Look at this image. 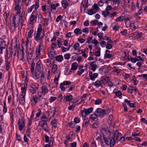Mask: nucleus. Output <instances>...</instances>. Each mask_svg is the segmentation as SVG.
<instances>
[{"instance_id":"obj_7","label":"nucleus","mask_w":147,"mask_h":147,"mask_svg":"<svg viewBox=\"0 0 147 147\" xmlns=\"http://www.w3.org/2000/svg\"><path fill=\"white\" fill-rule=\"evenodd\" d=\"M18 126L19 128V129L20 131H21L25 125V124L24 121V119L22 118L21 119H19L18 122Z\"/></svg>"},{"instance_id":"obj_34","label":"nucleus","mask_w":147,"mask_h":147,"mask_svg":"<svg viewBox=\"0 0 147 147\" xmlns=\"http://www.w3.org/2000/svg\"><path fill=\"white\" fill-rule=\"evenodd\" d=\"M3 15L4 17V18L6 22H7V19L9 16V11H5L4 14Z\"/></svg>"},{"instance_id":"obj_40","label":"nucleus","mask_w":147,"mask_h":147,"mask_svg":"<svg viewBox=\"0 0 147 147\" xmlns=\"http://www.w3.org/2000/svg\"><path fill=\"white\" fill-rule=\"evenodd\" d=\"M95 86L97 87L102 86V84L100 81L98 80H96L95 83Z\"/></svg>"},{"instance_id":"obj_42","label":"nucleus","mask_w":147,"mask_h":147,"mask_svg":"<svg viewBox=\"0 0 147 147\" xmlns=\"http://www.w3.org/2000/svg\"><path fill=\"white\" fill-rule=\"evenodd\" d=\"M44 136L45 138V142L47 143L48 142H52V144L53 142V140L52 141L51 140H49V137L48 136L46 135H45Z\"/></svg>"},{"instance_id":"obj_44","label":"nucleus","mask_w":147,"mask_h":147,"mask_svg":"<svg viewBox=\"0 0 147 147\" xmlns=\"http://www.w3.org/2000/svg\"><path fill=\"white\" fill-rule=\"evenodd\" d=\"M142 33H138L136 35V38L140 40H141L143 39V38L142 36Z\"/></svg>"},{"instance_id":"obj_9","label":"nucleus","mask_w":147,"mask_h":147,"mask_svg":"<svg viewBox=\"0 0 147 147\" xmlns=\"http://www.w3.org/2000/svg\"><path fill=\"white\" fill-rule=\"evenodd\" d=\"M42 71L36 69L35 72L32 74L33 78L35 80H37L40 77V75Z\"/></svg>"},{"instance_id":"obj_41","label":"nucleus","mask_w":147,"mask_h":147,"mask_svg":"<svg viewBox=\"0 0 147 147\" xmlns=\"http://www.w3.org/2000/svg\"><path fill=\"white\" fill-rule=\"evenodd\" d=\"M57 66L56 64H54L53 65L52 69V72L55 73L57 70Z\"/></svg>"},{"instance_id":"obj_59","label":"nucleus","mask_w":147,"mask_h":147,"mask_svg":"<svg viewBox=\"0 0 147 147\" xmlns=\"http://www.w3.org/2000/svg\"><path fill=\"white\" fill-rule=\"evenodd\" d=\"M110 44H109V43H107V45L106 47V48L108 49H111L112 48V46Z\"/></svg>"},{"instance_id":"obj_32","label":"nucleus","mask_w":147,"mask_h":147,"mask_svg":"<svg viewBox=\"0 0 147 147\" xmlns=\"http://www.w3.org/2000/svg\"><path fill=\"white\" fill-rule=\"evenodd\" d=\"M31 101L32 102H33V101H34V102L32 103L33 106L35 105L37 102V97L35 96H33Z\"/></svg>"},{"instance_id":"obj_29","label":"nucleus","mask_w":147,"mask_h":147,"mask_svg":"<svg viewBox=\"0 0 147 147\" xmlns=\"http://www.w3.org/2000/svg\"><path fill=\"white\" fill-rule=\"evenodd\" d=\"M55 60L59 62H61L63 60V57L62 55H59L56 57Z\"/></svg>"},{"instance_id":"obj_48","label":"nucleus","mask_w":147,"mask_h":147,"mask_svg":"<svg viewBox=\"0 0 147 147\" xmlns=\"http://www.w3.org/2000/svg\"><path fill=\"white\" fill-rule=\"evenodd\" d=\"M109 12L106 10L102 11V15L105 18H106L109 14Z\"/></svg>"},{"instance_id":"obj_19","label":"nucleus","mask_w":147,"mask_h":147,"mask_svg":"<svg viewBox=\"0 0 147 147\" xmlns=\"http://www.w3.org/2000/svg\"><path fill=\"white\" fill-rule=\"evenodd\" d=\"M59 6V3H57L56 4L52 3L51 5L50 8L51 11L55 10L57 7Z\"/></svg>"},{"instance_id":"obj_30","label":"nucleus","mask_w":147,"mask_h":147,"mask_svg":"<svg viewBox=\"0 0 147 147\" xmlns=\"http://www.w3.org/2000/svg\"><path fill=\"white\" fill-rule=\"evenodd\" d=\"M74 32L76 36L80 35L82 33V30L79 28H77L76 29L74 30Z\"/></svg>"},{"instance_id":"obj_22","label":"nucleus","mask_w":147,"mask_h":147,"mask_svg":"<svg viewBox=\"0 0 147 147\" xmlns=\"http://www.w3.org/2000/svg\"><path fill=\"white\" fill-rule=\"evenodd\" d=\"M110 52L108 50H106V53L105 55V57L106 58H110L111 57H113V55L110 54Z\"/></svg>"},{"instance_id":"obj_21","label":"nucleus","mask_w":147,"mask_h":147,"mask_svg":"<svg viewBox=\"0 0 147 147\" xmlns=\"http://www.w3.org/2000/svg\"><path fill=\"white\" fill-rule=\"evenodd\" d=\"M110 80L109 77H103L101 78V80L102 83L104 84H107Z\"/></svg>"},{"instance_id":"obj_18","label":"nucleus","mask_w":147,"mask_h":147,"mask_svg":"<svg viewBox=\"0 0 147 147\" xmlns=\"http://www.w3.org/2000/svg\"><path fill=\"white\" fill-rule=\"evenodd\" d=\"M41 94L43 95H45L46 94H47L48 91V90L46 86H43L41 87Z\"/></svg>"},{"instance_id":"obj_47","label":"nucleus","mask_w":147,"mask_h":147,"mask_svg":"<svg viewBox=\"0 0 147 147\" xmlns=\"http://www.w3.org/2000/svg\"><path fill=\"white\" fill-rule=\"evenodd\" d=\"M92 9H93L97 11L99 10V8L98 7V5L96 4H94L92 7Z\"/></svg>"},{"instance_id":"obj_3","label":"nucleus","mask_w":147,"mask_h":147,"mask_svg":"<svg viewBox=\"0 0 147 147\" xmlns=\"http://www.w3.org/2000/svg\"><path fill=\"white\" fill-rule=\"evenodd\" d=\"M39 1L38 0L36 1L35 4L32 5L30 7L27 9L28 13H30L34 8V11H37V9L39 7Z\"/></svg>"},{"instance_id":"obj_4","label":"nucleus","mask_w":147,"mask_h":147,"mask_svg":"<svg viewBox=\"0 0 147 147\" xmlns=\"http://www.w3.org/2000/svg\"><path fill=\"white\" fill-rule=\"evenodd\" d=\"M93 110V108L91 107L88 109H84L81 111L82 115L83 117H85L87 115L92 112Z\"/></svg>"},{"instance_id":"obj_33","label":"nucleus","mask_w":147,"mask_h":147,"mask_svg":"<svg viewBox=\"0 0 147 147\" xmlns=\"http://www.w3.org/2000/svg\"><path fill=\"white\" fill-rule=\"evenodd\" d=\"M41 75L40 76V82L41 83H42L43 82L44 80H45V75L43 71H42V73H41Z\"/></svg>"},{"instance_id":"obj_57","label":"nucleus","mask_w":147,"mask_h":147,"mask_svg":"<svg viewBox=\"0 0 147 147\" xmlns=\"http://www.w3.org/2000/svg\"><path fill=\"white\" fill-rule=\"evenodd\" d=\"M65 85L63 83H61L60 84V88L61 90L62 91H64L65 90V89L64 87Z\"/></svg>"},{"instance_id":"obj_37","label":"nucleus","mask_w":147,"mask_h":147,"mask_svg":"<svg viewBox=\"0 0 147 147\" xmlns=\"http://www.w3.org/2000/svg\"><path fill=\"white\" fill-rule=\"evenodd\" d=\"M97 117H98V116L96 115L95 113L94 114L91 115V116L90 117V119H92L93 121H95L98 119Z\"/></svg>"},{"instance_id":"obj_27","label":"nucleus","mask_w":147,"mask_h":147,"mask_svg":"<svg viewBox=\"0 0 147 147\" xmlns=\"http://www.w3.org/2000/svg\"><path fill=\"white\" fill-rule=\"evenodd\" d=\"M15 9L17 11V15L20 13L21 12V7L20 6L19 4H18L15 7Z\"/></svg>"},{"instance_id":"obj_35","label":"nucleus","mask_w":147,"mask_h":147,"mask_svg":"<svg viewBox=\"0 0 147 147\" xmlns=\"http://www.w3.org/2000/svg\"><path fill=\"white\" fill-rule=\"evenodd\" d=\"M60 73H58L57 75L55 77L54 79V81L56 85H57L58 84V81L60 76Z\"/></svg>"},{"instance_id":"obj_5","label":"nucleus","mask_w":147,"mask_h":147,"mask_svg":"<svg viewBox=\"0 0 147 147\" xmlns=\"http://www.w3.org/2000/svg\"><path fill=\"white\" fill-rule=\"evenodd\" d=\"M47 122L46 120H42L38 123L39 125L46 132H47L48 130Z\"/></svg>"},{"instance_id":"obj_31","label":"nucleus","mask_w":147,"mask_h":147,"mask_svg":"<svg viewBox=\"0 0 147 147\" xmlns=\"http://www.w3.org/2000/svg\"><path fill=\"white\" fill-rule=\"evenodd\" d=\"M114 138H113L115 139V141L117 140L119 136V132L117 130H116L114 133Z\"/></svg>"},{"instance_id":"obj_10","label":"nucleus","mask_w":147,"mask_h":147,"mask_svg":"<svg viewBox=\"0 0 147 147\" xmlns=\"http://www.w3.org/2000/svg\"><path fill=\"white\" fill-rule=\"evenodd\" d=\"M26 19V18L25 17V11H22L21 16L19 17V21L22 27V25L24 23V22Z\"/></svg>"},{"instance_id":"obj_45","label":"nucleus","mask_w":147,"mask_h":147,"mask_svg":"<svg viewBox=\"0 0 147 147\" xmlns=\"http://www.w3.org/2000/svg\"><path fill=\"white\" fill-rule=\"evenodd\" d=\"M47 65L48 66L51 67L52 65V63L51 59H49L47 60Z\"/></svg>"},{"instance_id":"obj_51","label":"nucleus","mask_w":147,"mask_h":147,"mask_svg":"<svg viewBox=\"0 0 147 147\" xmlns=\"http://www.w3.org/2000/svg\"><path fill=\"white\" fill-rule=\"evenodd\" d=\"M65 98L67 101H69L71 100L72 96L71 95H67Z\"/></svg>"},{"instance_id":"obj_25","label":"nucleus","mask_w":147,"mask_h":147,"mask_svg":"<svg viewBox=\"0 0 147 147\" xmlns=\"http://www.w3.org/2000/svg\"><path fill=\"white\" fill-rule=\"evenodd\" d=\"M124 18L125 19V22L126 25V26L128 27V24L127 23H128L129 24V23H130L129 21L130 18V17L129 15L126 16Z\"/></svg>"},{"instance_id":"obj_20","label":"nucleus","mask_w":147,"mask_h":147,"mask_svg":"<svg viewBox=\"0 0 147 147\" xmlns=\"http://www.w3.org/2000/svg\"><path fill=\"white\" fill-rule=\"evenodd\" d=\"M129 26L131 29H136L138 28V26L136 23H129L128 27Z\"/></svg>"},{"instance_id":"obj_63","label":"nucleus","mask_w":147,"mask_h":147,"mask_svg":"<svg viewBox=\"0 0 147 147\" xmlns=\"http://www.w3.org/2000/svg\"><path fill=\"white\" fill-rule=\"evenodd\" d=\"M85 33L86 34H88L89 32V29L88 28H85L83 29L82 32Z\"/></svg>"},{"instance_id":"obj_23","label":"nucleus","mask_w":147,"mask_h":147,"mask_svg":"<svg viewBox=\"0 0 147 147\" xmlns=\"http://www.w3.org/2000/svg\"><path fill=\"white\" fill-rule=\"evenodd\" d=\"M83 66H81L79 68V70L78 71L77 74L78 76H80L84 72V69H82Z\"/></svg>"},{"instance_id":"obj_24","label":"nucleus","mask_w":147,"mask_h":147,"mask_svg":"<svg viewBox=\"0 0 147 147\" xmlns=\"http://www.w3.org/2000/svg\"><path fill=\"white\" fill-rule=\"evenodd\" d=\"M41 34L39 33H36V34L34 36V39L37 41L38 42L40 39H42L43 37H40V35Z\"/></svg>"},{"instance_id":"obj_2","label":"nucleus","mask_w":147,"mask_h":147,"mask_svg":"<svg viewBox=\"0 0 147 147\" xmlns=\"http://www.w3.org/2000/svg\"><path fill=\"white\" fill-rule=\"evenodd\" d=\"M95 112L96 115L98 117H103L105 115L107 114V111L100 108L97 109Z\"/></svg>"},{"instance_id":"obj_49","label":"nucleus","mask_w":147,"mask_h":147,"mask_svg":"<svg viewBox=\"0 0 147 147\" xmlns=\"http://www.w3.org/2000/svg\"><path fill=\"white\" fill-rule=\"evenodd\" d=\"M124 19V18L123 16H121L117 18L115 21L117 22H120L123 20Z\"/></svg>"},{"instance_id":"obj_14","label":"nucleus","mask_w":147,"mask_h":147,"mask_svg":"<svg viewBox=\"0 0 147 147\" xmlns=\"http://www.w3.org/2000/svg\"><path fill=\"white\" fill-rule=\"evenodd\" d=\"M18 15L17 14H16L14 15L12 19V24L14 25V26L16 27H17L19 24V21H18L16 20V19L18 18Z\"/></svg>"},{"instance_id":"obj_55","label":"nucleus","mask_w":147,"mask_h":147,"mask_svg":"<svg viewBox=\"0 0 147 147\" xmlns=\"http://www.w3.org/2000/svg\"><path fill=\"white\" fill-rule=\"evenodd\" d=\"M61 38H59L57 40V43L59 46V47L60 48L61 47Z\"/></svg>"},{"instance_id":"obj_54","label":"nucleus","mask_w":147,"mask_h":147,"mask_svg":"<svg viewBox=\"0 0 147 147\" xmlns=\"http://www.w3.org/2000/svg\"><path fill=\"white\" fill-rule=\"evenodd\" d=\"M98 127V123L97 122H94L92 125V127L94 128H97Z\"/></svg>"},{"instance_id":"obj_50","label":"nucleus","mask_w":147,"mask_h":147,"mask_svg":"<svg viewBox=\"0 0 147 147\" xmlns=\"http://www.w3.org/2000/svg\"><path fill=\"white\" fill-rule=\"evenodd\" d=\"M84 124L83 123V126L86 127H87L88 125L90 122V120H87L86 121H85V120H84Z\"/></svg>"},{"instance_id":"obj_28","label":"nucleus","mask_w":147,"mask_h":147,"mask_svg":"<svg viewBox=\"0 0 147 147\" xmlns=\"http://www.w3.org/2000/svg\"><path fill=\"white\" fill-rule=\"evenodd\" d=\"M94 62H92L90 64L91 69L93 71H95L97 68L96 65L95 64H94Z\"/></svg>"},{"instance_id":"obj_15","label":"nucleus","mask_w":147,"mask_h":147,"mask_svg":"<svg viewBox=\"0 0 147 147\" xmlns=\"http://www.w3.org/2000/svg\"><path fill=\"white\" fill-rule=\"evenodd\" d=\"M23 86H24L22 87L21 89L22 90L21 96H22V97H24L26 95V92L27 88V84L26 83H24L23 84Z\"/></svg>"},{"instance_id":"obj_46","label":"nucleus","mask_w":147,"mask_h":147,"mask_svg":"<svg viewBox=\"0 0 147 147\" xmlns=\"http://www.w3.org/2000/svg\"><path fill=\"white\" fill-rule=\"evenodd\" d=\"M42 31V25L41 24H39L38 27V28L37 33H40L41 34V32Z\"/></svg>"},{"instance_id":"obj_13","label":"nucleus","mask_w":147,"mask_h":147,"mask_svg":"<svg viewBox=\"0 0 147 147\" xmlns=\"http://www.w3.org/2000/svg\"><path fill=\"white\" fill-rule=\"evenodd\" d=\"M36 69L40 70V71H43V66L41 61L39 60L37 61L36 65Z\"/></svg>"},{"instance_id":"obj_62","label":"nucleus","mask_w":147,"mask_h":147,"mask_svg":"<svg viewBox=\"0 0 147 147\" xmlns=\"http://www.w3.org/2000/svg\"><path fill=\"white\" fill-rule=\"evenodd\" d=\"M38 111L39 112L38 113L36 114V116L37 117H38L41 115L42 113L40 109H38Z\"/></svg>"},{"instance_id":"obj_53","label":"nucleus","mask_w":147,"mask_h":147,"mask_svg":"<svg viewBox=\"0 0 147 147\" xmlns=\"http://www.w3.org/2000/svg\"><path fill=\"white\" fill-rule=\"evenodd\" d=\"M134 89V87L129 86L128 88V92H130L131 94L132 93L133 90Z\"/></svg>"},{"instance_id":"obj_64","label":"nucleus","mask_w":147,"mask_h":147,"mask_svg":"<svg viewBox=\"0 0 147 147\" xmlns=\"http://www.w3.org/2000/svg\"><path fill=\"white\" fill-rule=\"evenodd\" d=\"M63 83L65 86L69 85L71 84V82L70 81H64Z\"/></svg>"},{"instance_id":"obj_36","label":"nucleus","mask_w":147,"mask_h":147,"mask_svg":"<svg viewBox=\"0 0 147 147\" xmlns=\"http://www.w3.org/2000/svg\"><path fill=\"white\" fill-rule=\"evenodd\" d=\"M35 65V63H34V61H32L31 63V67L30 69V71L31 73V74H32V73L34 72V67Z\"/></svg>"},{"instance_id":"obj_6","label":"nucleus","mask_w":147,"mask_h":147,"mask_svg":"<svg viewBox=\"0 0 147 147\" xmlns=\"http://www.w3.org/2000/svg\"><path fill=\"white\" fill-rule=\"evenodd\" d=\"M38 13L37 11H34L32 12V15L30 16L29 19V23L30 24H33V21L37 18Z\"/></svg>"},{"instance_id":"obj_17","label":"nucleus","mask_w":147,"mask_h":147,"mask_svg":"<svg viewBox=\"0 0 147 147\" xmlns=\"http://www.w3.org/2000/svg\"><path fill=\"white\" fill-rule=\"evenodd\" d=\"M89 75L90 79L92 81H94L95 80V79L98 76V75L97 73H95L93 74L92 71H90Z\"/></svg>"},{"instance_id":"obj_16","label":"nucleus","mask_w":147,"mask_h":147,"mask_svg":"<svg viewBox=\"0 0 147 147\" xmlns=\"http://www.w3.org/2000/svg\"><path fill=\"white\" fill-rule=\"evenodd\" d=\"M48 55L51 59H53L55 57V53L54 50H49L48 51Z\"/></svg>"},{"instance_id":"obj_26","label":"nucleus","mask_w":147,"mask_h":147,"mask_svg":"<svg viewBox=\"0 0 147 147\" xmlns=\"http://www.w3.org/2000/svg\"><path fill=\"white\" fill-rule=\"evenodd\" d=\"M48 13L49 14V16H48L47 18L46 17L45 19V21L44 22L45 23V25L46 26L48 25V22L49 21V18L51 17L50 15H51V12L50 11L48 12Z\"/></svg>"},{"instance_id":"obj_39","label":"nucleus","mask_w":147,"mask_h":147,"mask_svg":"<svg viewBox=\"0 0 147 147\" xmlns=\"http://www.w3.org/2000/svg\"><path fill=\"white\" fill-rule=\"evenodd\" d=\"M51 124L53 127H56L57 125V120L56 119H54V120H52L51 121Z\"/></svg>"},{"instance_id":"obj_61","label":"nucleus","mask_w":147,"mask_h":147,"mask_svg":"<svg viewBox=\"0 0 147 147\" xmlns=\"http://www.w3.org/2000/svg\"><path fill=\"white\" fill-rule=\"evenodd\" d=\"M33 29H31L29 32H28V36L29 38H30L31 37V34L33 33Z\"/></svg>"},{"instance_id":"obj_56","label":"nucleus","mask_w":147,"mask_h":147,"mask_svg":"<svg viewBox=\"0 0 147 147\" xmlns=\"http://www.w3.org/2000/svg\"><path fill=\"white\" fill-rule=\"evenodd\" d=\"M77 66H76V65L74 64L73 63L71 65V69L74 70H75L77 69Z\"/></svg>"},{"instance_id":"obj_11","label":"nucleus","mask_w":147,"mask_h":147,"mask_svg":"<svg viewBox=\"0 0 147 147\" xmlns=\"http://www.w3.org/2000/svg\"><path fill=\"white\" fill-rule=\"evenodd\" d=\"M37 86L34 84H32L29 88L30 92L33 94H35L38 88V85L37 84Z\"/></svg>"},{"instance_id":"obj_8","label":"nucleus","mask_w":147,"mask_h":147,"mask_svg":"<svg viewBox=\"0 0 147 147\" xmlns=\"http://www.w3.org/2000/svg\"><path fill=\"white\" fill-rule=\"evenodd\" d=\"M42 45V41H40V44L36 49V54L37 57H40V51L41 50V47Z\"/></svg>"},{"instance_id":"obj_58","label":"nucleus","mask_w":147,"mask_h":147,"mask_svg":"<svg viewBox=\"0 0 147 147\" xmlns=\"http://www.w3.org/2000/svg\"><path fill=\"white\" fill-rule=\"evenodd\" d=\"M104 38H105L104 39L105 40H106L107 41H108V42L110 43H111V44H112L113 42L111 40L110 38H108L106 36H105Z\"/></svg>"},{"instance_id":"obj_43","label":"nucleus","mask_w":147,"mask_h":147,"mask_svg":"<svg viewBox=\"0 0 147 147\" xmlns=\"http://www.w3.org/2000/svg\"><path fill=\"white\" fill-rule=\"evenodd\" d=\"M19 102L21 104L23 105L25 103V97H21L20 98Z\"/></svg>"},{"instance_id":"obj_12","label":"nucleus","mask_w":147,"mask_h":147,"mask_svg":"<svg viewBox=\"0 0 147 147\" xmlns=\"http://www.w3.org/2000/svg\"><path fill=\"white\" fill-rule=\"evenodd\" d=\"M6 47L5 42L1 38H0V53L1 54L2 50Z\"/></svg>"},{"instance_id":"obj_52","label":"nucleus","mask_w":147,"mask_h":147,"mask_svg":"<svg viewBox=\"0 0 147 147\" xmlns=\"http://www.w3.org/2000/svg\"><path fill=\"white\" fill-rule=\"evenodd\" d=\"M62 51L63 52H64L67 51H68L70 49V47L68 48H65L64 47H62Z\"/></svg>"},{"instance_id":"obj_38","label":"nucleus","mask_w":147,"mask_h":147,"mask_svg":"<svg viewBox=\"0 0 147 147\" xmlns=\"http://www.w3.org/2000/svg\"><path fill=\"white\" fill-rule=\"evenodd\" d=\"M62 5L64 9L67 8L68 5L67 2L65 0L61 2Z\"/></svg>"},{"instance_id":"obj_1","label":"nucleus","mask_w":147,"mask_h":147,"mask_svg":"<svg viewBox=\"0 0 147 147\" xmlns=\"http://www.w3.org/2000/svg\"><path fill=\"white\" fill-rule=\"evenodd\" d=\"M109 134H106L103 136V140L104 143L107 145H109L110 147H113L115 144V139L112 137H109L108 136L110 134V133L109 132Z\"/></svg>"},{"instance_id":"obj_60","label":"nucleus","mask_w":147,"mask_h":147,"mask_svg":"<svg viewBox=\"0 0 147 147\" xmlns=\"http://www.w3.org/2000/svg\"><path fill=\"white\" fill-rule=\"evenodd\" d=\"M140 132L139 131H137L136 132H134L132 133V136H138L139 134H140Z\"/></svg>"}]
</instances>
